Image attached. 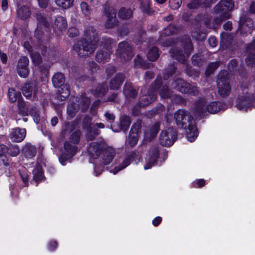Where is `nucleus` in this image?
Instances as JSON below:
<instances>
[{
    "label": "nucleus",
    "instance_id": "nucleus-55",
    "mask_svg": "<svg viewBox=\"0 0 255 255\" xmlns=\"http://www.w3.org/2000/svg\"><path fill=\"white\" fill-rule=\"evenodd\" d=\"M30 114L33 117L34 122L37 124L39 123L41 118L39 114V111L36 107H33L31 109Z\"/></svg>",
    "mask_w": 255,
    "mask_h": 255
},
{
    "label": "nucleus",
    "instance_id": "nucleus-53",
    "mask_svg": "<svg viewBox=\"0 0 255 255\" xmlns=\"http://www.w3.org/2000/svg\"><path fill=\"white\" fill-rule=\"evenodd\" d=\"M80 7L82 13L85 16L89 17L90 16L92 10L87 2H82L80 4Z\"/></svg>",
    "mask_w": 255,
    "mask_h": 255
},
{
    "label": "nucleus",
    "instance_id": "nucleus-39",
    "mask_svg": "<svg viewBox=\"0 0 255 255\" xmlns=\"http://www.w3.org/2000/svg\"><path fill=\"white\" fill-rule=\"evenodd\" d=\"M132 15V11L129 8H121L119 11V16L122 19H129Z\"/></svg>",
    "mask_w": 255,
    "mask_h": 255
},
{
    "label": "nucleus",
    "instance_id": "nucleus-36",
    "mask_svg": "<svg viewBox=\"0 0 255 255\" xmlns=\"http://www.w3.org/2000/svg\"><path fill=\"white\" fill-rule=\"evenodd\" d=\"M233 37L228 32H223L221 34V43L225 47L228 46L232 42Z\"/></svg>",
    "mask_w": 255,
    "mask_h": 255
},
{
    "label": "nucleus",
    "instance_id": "nucleus-38",
    "mask_svg": "<svg viewBox=\"0 0 255 255\" xmlns=\"http://www.w3.org/2000/svg\"><path fill=\"white\" fill-rule=\"evenodd\" d=\"M158 49L156 47L151 48L147 54V57L151 61H155L159 57Z\"/></svg>",
    "mask_w": 255,
    "mask_h": 255
},
{
    "label": "nucleus",
    "instance_id": "nucleus-2",
    "mask_svg": "<svg viewBox=\"0 0 255 255\" xmlns=\"http://www.w3.org/2000/svg\"><path fill=\"white\" fill-rule=\"evenodd\" d=\"M227 108L226 105L220 102H212L209 103L206 97H202L194 102L191 108V113L195 119L197 120L201 118L207 112L214 114Z\"/></svg>",
    "mask_w": 255,
    "mask_h": 255
},
{
    "label": "nucleus",
    "instance_id": "nucleus-6",
    "mask_svg": "<svg viewBox=\"0 0 255 255\" xmlns=\"http://www.w3.org/2000/svg\"><path fill=\"white\" fill-rule=\"evenodd\" d=\"M217 83L219 94L222 97L228 96L231 91V86L228 71L223 70L219 73Z\"/></svg>",
    "mask_w": 255,
    "mask_h": 255
},
{
    "label": "nucleus",
    "instance_id": "nucleus-52",
    "mask_svg": "<svg viewBox=\"0 0 255 255\" xmlns=\"http://www.w3.org/2000/svg\"><path fill=\"white\" fill-rule=\"evenodd\" d=\"M20 152V149L17 145H11L8 147L7 154L11 156H17Z\"/></svg>",
    "mask_w": 255,
    "mask_h": 255
},
{
    "label": "nucleus",
    "instance_id": "nucleus-63",
    "mask_svg": "<svg viewBox=\"0 0 255 255\" xmlns=\"http://www.w3.org/2000/svg\"><path fill=\"white\" fill-rule=\"evenodd\" d=\"M129 31L127 26H124L118 29V34L121 36H125L128 35Z\"/></svg>",
    "mask_w": 255,
    "mask_h": 255
},
{
    "label": "nucleus",
    "instance_id": "nucleus-42",
    "mask_svg": "<svg viewBox=\"0 0 255 255\" xmlns=\"http://www.w3.org/2000/svg\"><path fill=\"white\" fill-rule=\"evenodd\" d=\"M28 65H18L17 70L19 76L26 78L28 76L29 70L27 67Z\"/></svg>",
    "mask_w": 255,
    "mask_h": 255
},
{
    "label": "nucleus",
    "instance_id": "nucleus-5",
    "mask_svg": "<svg viewBox=\"0 0 255 255\" xmlns=\"http://www.w3.org/2000/svg\"><path fill=\"white\" fill-rule=\"evenodd\" d=\"M97 44L91 42L86 38H82L74 45L73 49L81 57H88L93 53L96 48Z\"/></svg>",
    "mask_w": 255,
    "mask_h": 255
},
{
    "label": "nucleus",
    "instance_id": "nucleus-23",
    "mask_svg": "<svg viewBox=\"0 0 255 255\" xmlns=\"http://www.w3.org/2000/svg\"><path fill=\"white\" fill-rule=\"evenodd\" d=\"M189 83L185 82L182 79L177 78L172 82L171 86L176 90L185 93L188 92L187 87Z\"/></svg>",
    "mask_w": 255,
    "mask_h": 255
},
{
    "label": "nucleus",
    "instance_id": "nucleus-18",
    "mask_svg": "<svg viewBox=\"0 0 255 255\" xmlns=\"http://www.w3.org/2000/svg\"><path fill=\"white\" fill-rule=\"evenodd\" d=\"M141 128L140 123H137L132 125L128 138L126 139V142L131 147L135 145L138 141V132Z\"/></svg>",
    "mask_w": 255,
    "mask_h": 255
},
{
    "label": "nucleus",
    "instance_id": "nucleus-44",
    "mask_svg": "<svg viewBox=\"0 0 255 255\" xmlns=\"http://www.w3.org/2000/svg\"><path fill=\"white\" fill-rule=\"evenodd\" d=\"M140 3V8L143 12L147 14L152 13L153 10L150 8V0H143Z\"/></svg>",
    "mask_w": 255,
    "mask_h": 255
},
{
    "label": "nucleus",
    "instance_id": "nucleus-15",
    "mask_svg": "<svg viewBox=\"0 0 255 255\" xmlns=\"http://www.w3.org/2000/svg\"><path fill=\"white\" fill-rule=\"evenodd\" d=\"M104 14L107 17L105 22V27L108 29L115 27L118 24V20L116 17L117 11L112 7H106L104 9Z\"/></svg>",
    "mask_w": 255,
    "mask_h": 255
},
{
    "label": "nucleus",
    "instance_id": "nucleus-14",
    "mask_svg": "<svg viewBox=\"0 0 255 255\" xmlns=\"http://www.w3.org/2000/svg\"><path fill=\"white\" fill-rule=\"evenodd\" d=\"M141 159V155L140 153L136 152H131L127 158H126L121 165L116 166L113 170V174H116L119 171L125 169L129 165L131 161H134L136 163L138 162Z\"/></svg>",
    "mask_w": 255,
    "mask_h": 255
},
{
    "label": "nucleus",
    "instance_id": "nucleus-28",
    "mask_svg": "<svg viewBox=\"0 0 255 255\" xmlns=\"http://www.w3.org/2000/svg\"><path fill=\"white\" fill-rule=\"evenodd\" d=\"M124 79L125 78L123 74H116L110 82V89L112 90L118 89L123 84Z\"/></svg>",
    "mask_w": 255,
    "mask_h": 255
},
{
    "label": "nucleus",
    "instance_id": "nucleus-50",
    "mask_svg": "<svg viewBox=\"0 0 255 255\" xmlns=\"http://www.w3.org/2000/svg\"><path fill=\"white\" fill-rule=\"evenodd\" d=\"M108 88L106 84H103L98 86L96 90L95 94L98 97H101L105 95L108 91Z\"/></svg>",
    "mask_w": 255,
    "mask_h": 255
},
{
    "label": "nucleus",
    "instance_id": "nucleus-10",
    "mask_svg": "<svg viewBox=\"0 0 255 255\" xmlns=\"http://www.w3.org/2000/svg\"><path fill=\"white\" fill-rule=\"evenodd\" d=\"M161 83V77L158 76L154 82V85L150 87L147 94L140 97L139 100L140 107L147 106L155 100L157 97L156 90L159 88Z\"/></svg>",
    "mask_w": 255,
    "mask_h": 255
},
{
    "label": "nucleus",
    "instance_id": "nucleus-60",
    "mask_svg": "<svg viewBox=\"0 0 255 255\" xmlns=\"http://www.w3.org/2000/svg\"><path fill=\"white\" fill-rule=\"evenodd\" d=\"M8 165L6 157L4 155H0V169L4 171Z\"/></svg>",
    "mask_w": 255,
    "mask_h": 255
},
{
    "label": "nucleus",
    "instance_id": "nucleus-32",
    "mask_svg": "<svg viewBox=\"0 0 255 255\" xmlns=\"http://www.w3.org/2000/svg\"><path fill=\"white\" fill-rule=\"evenodd\" d=\"M54 25L60 32H62L66 29V20L62 16H58L55 20Z\"/></svg>",
    "mask_w": 255,
    "mask_h": 255
},
{
    "label": "nucleus",
    "instance_id": "nucleus-29",
    "mask_svg": "<svg viewBox=\"0 0 255 255\" xmlns=\"http://www.w3.org/2000/svg\"><path fill=\"white\" fill-rule=\"evenodd\" d=\"M17 16L21 19H26L28 18L30 14L31 11L28 6L23 5L17 9Z\"/></svg>",
    "mask_w": 255,
    "mask_h": 255
},
{
    "label": "nucleus",
    "instance_id": "nucleus-25",
    "mask_svg": "<svg viewBox=\"0 0 255 255\" xmlns=\"http://www.w3.org/2000/svg\"><path fill=\"white\" fill-rule=\"evenodd\" d=\"M33 179L32 184L35 186L37 185V182L41 181L43 177V173L42 166L39 164H37L35 168L33 170Z\"/></svg>",
    "mask_w": 255,
    "mask_h": 255
},
{
    "label": "nucleus",
    "instance_id": "nucleus-21",
    "mask_svg": "<svg viewBox=\"0 0 255 255\" xmlns=\"http://www.w3.org/2000/svg\"><path fill=\"white\" fill-rule=\"evenodd\" d=\"M248 53L245 58L246 64H255V39L246 46Z\"/></svg>",
    "mask_w": 255,
    "mask_h": 255
},
{
    "label": "nucleus",
    "instance_id": "nucleus-20",
    "mask_svg": "<svg viewBox=\"0 0 255 255\" xmlns=\"http://www.w3.org/2000/svg\"><path fill=\"white\" fill-rule=\"evenodd\" d=\"M25 135V129L18 128L12 129L9 134L11 140L15 142L22 141L24 139Z\"/></svg>",
    "mask_w": 255,
    "mask_h": 255
},
{
    "label": "nucleus",
    "instance_id": "nucleus-64",
    "mask_svg": "<svg viewBox=\"0 0 255 255\" xmlns=\"http://www.w3.org/2000/svg\"><path fill=\"white\" fill-rule=\"evenodd\" d=\"M104 46H106V44L108 45L106 48L110 51L111 49L112 45L114 44V40L111 38H105L104 41Z\"/></svg>",
    "mask_w": 255,
    "mask_h": 255
},
{
    "label": "nucleus",
    "instance_id": "nucleus-1",
    "mask_svg": "<svg viewBox=\"0 0 255 255\" xmlns=\"http://www.w3.org/2000/svg\"><path fill=\"white\" fill-rule=\"evenodd\" d=\"M177 126L186 129V136L190 142L194 141L198 136V133L195 120L192 118L190 112L184 109H179L174 115Z\"/></svg>",
    "mask_w": 255,
    "mask_h": 255
},
{
    "label": "nucleus",
    "instance_id": "nucleus-41",
    "mask_svg": "<svg viewBox=\"0 0 255 255\" xmlns=\"http://www.w3.org/2000/svg\"><path fill=\"white\" fill-rule=\"evenodd\" d=\"M8 94L9 100L11 103H14L17 100H18V102H20L19 98L21 97V94L13 88L9 89Z\"/></svg>",
    "mask_w": 255,
    "mask_h": 255
},
{
    "label": "nucleus",
    "instance_id": "nucleus-16",
    "mask_svg": "<svg viewBox=\"0 0 255 255\" xmlns=\"http://www.w3.org/2000/svg\"><path fill=\"white\" fill-rule=\"evenodd\" d=\"M104 148H106V143L93 142L89 144L88 147V152L91 158L97 159L101 157Z\"/></svg>",
    "mask_w": 255,
    "mask_h": 255
},
{
    "label": "nucleus",
    "instance_id": "nucleus-13",
    "mask_svg": "<svg viewBox=\"0 0 255 255\" xmlns=\"http://www.w3.org/2000/svg\"><path fill=\"white\" fill-rule=\"evenodd\" d=\"M176 138V132L173 128H168L161 131L159 136V142L164 146L172 145Z\"/></svg>",
    "mask_w": 255,
    "mask_h": 255
},
{
    "label": "nucleus",
    "instance_id": "nucleus-12",
    "mask_svg": "<svg viewBox=\"0 0 255 255\" xmlns=\"http://www.w3.org/2000/svg\"><path fill=\"white\" fill-rule=\"evenodd\" d=\"M21 91L26 98L33 100L38 99L39 94V87L34 81L24 83L22 86Z\"/></svg>",
    "mask_w": 255,
    "mask_h": 255
},
{
    "label": "nucleus",
    "instance_id": "nucleus-62",
    "mask_svg": "<svg viewBox=\"0 0 255 255\" xmlns=\"http://www.w3.org/2000/svg\"><path fill=\"white\" fill-rule=\"evenodd\" d=\"M218 65H208L205 71V76L206 77L209 76L214 71L218 68Z\"/></svg>",
    "mask_w": 255,
    "mask_h": 255
},
{
    "label": "nucleus",
    "instance_id": "nucleus-40",
    "mask_svg": "<svg viewBox=\"0 0 255 255\" xmlns=\"http://www.w3.org/2000/svg\"><path fill=\"white\" fill-rule=\"evenodd\" d=\"M69 86L65 84L59 91L58 99L63 101L69 96Z\"/></svg>",
    "mask_w": 255,
    "mask_h": 255
},
{
    "label": "nucleus",
    "instance_id": "nucleus-31",
    "mask_svg": "<svg viewBox=\"0 0 255 255\" xmlns=\"http://www.w3.org/2000/svg\"><path fill=\"white\" fill-rule=\"evenodd\" d=\"M124 93L127 99L134 98L136 96L137 92L130 83H126L124 86Z\"/></svg>",
    "mask_w": 255,
    "mask_h": 255
},
{
    "label": "nucleus",
    "instance_id": "nucleus-61",
    "mask_svg": "<svg viewBox=\"0 0 255 255\" xmlns=\"http://www.w3.org/2000/svg\"><path fill=\"white\" fill-rule=\"evenodd\" d=\"M31 58L32 62L34 64H40L42 61V58L39 53L34 52L31 54Z\"/></svg>",
    "mask_w": 255,
    "mask_h": 255
},
{
    "label": "nucleus",
    "instance_id": "nucleus-27",
    "mask_svg": "<svg viewBox=\"0 0 255 255\" xmlns=\"http://www.w3.org/2000/svg\"><path fill=\"white\" fill-rule=\"evenodd\" d=\"M214 2L213 0H192L188 3L187 7L189 9H196L200 6H208Z\"/></svg>",
    "mask_w": 255,
    "mask_h": 255
},
{
    "label": "nucleus",
    "instance_id": "nucleus-34",
    "mask_svg": "<svg viewBox=\"0 0 255 255\" xmlns=\"http://www.w3.org/2000/svg\"><path fill=\"white\" fill-rule=\"evenodd\" d=\"M197 18L199 21L203 22L206 27L209 28H215V24H212L211 17L208 14H199Z\"/></svg>",
    "mask_w": 255,
    "mask_h": 255
},
{
    "label": "nucleus",
    "instance_id": "nucleus-35",
    "mask_svg": "<svg viewBox=\"0 0 255 255\" xmlns=\"http://www.w3.org/2000/svg\"><path fill=\"white\" fill-rule=\"evenodd\" d=\"M110 59V53L108 52L100 51L96 55V60L98 63H106Z\"/></svg>",
    "mask_w": 255,
    "mask_h": 255
},
{
    "label": "nucleus",
    "instance_id": "nucleus-24",
    "mask_svg": "<svg viewBox=\"0 0 255 255\" xmlns=\"http://www.w3.org/2000/svg\"><path fill=\"white\" fill-rule=\"evenodd\" d=\"M159 129V124L156 123L152 125L151 128L147 129L144 132V139L146 140H151L154 138Z\"/></svg>",
    "mask_w": 255,
    "mask_h": 255
},
{
    "label": "nucleus",
    "instance_id": "nucleus-26",
    "mask_svg": "<svg viewBox=\"0 0 255 255\" xmlns=\"http://www.w3.org/2000/svg\"><path fill=\"white\" fill-rule=\"evenodd\" d=\"M49 69V68L46 66V65H34V73L40 78H43L47 76Z\"/></svg>",
    "mask_w": 255,
    "mask_h": 255
},
{
    "label": "nucleus",
    "instance_id": "nucleus-3",
    "mask_svg": "<svg viewBox=\"0 0 255 255\" xmlns=\"http://www.w3.org/2000/svg\"><path fill=\"white\" fill-rule=\"evenodd\" d=\"M182 49L177 46L172 47L170 49L171 56L178 62L182 64L185 62L194 50L191 39L189 36L184 35L180 40Z\"/></svg>",
    "mask_w": 255,
    "mask_h": 255
},
{
    "label": "nucleus",
    "instance_id": "nucleus-59",
    "mask_svg": "<svg viewBox=\"0 0 255 255\" xmlns=\"http://www.w3.org/2000/svg\"><path fill=\"white\" fill-rule=\"evenodd\" d=\"M67 34L70 37L73 38L78 36L79 34V31L77 28L75 27H72L68 29Z\"/></svg>",
    "mask_w": 255,
    "mask_h": 255
},
{
    "label": "nucleus",
    "instance_id": "nucleus-54",
    "mask_svg": "<svg viewBox=\"0 0 255 255\" xmlns=\"http://www.w3.org/2000/svg\"><path fill=\"white\" fill-rule=\"evenodd\" d=\"M159 95L161 98L166 99L171 96V92L166 85H164L160 90Z\"/></svg>",
    "mask_w": 255,
    "mask_h": 255
},
{
    "label": "nucleus",
    "instance_id": "nucleus-8",
    "mask_svg": "<svg viewBox=\"0 0 255 255\" xmlns=\"http://www.w3.org/2000/svg\"><path fill=\"white\" fill-rule=\"evenodd\" d=\"M115 153V150L106 144V148H104L100 157L102 159L101 165L99 167L97 165L94 167V173L96 176L102 173L105 165L110 164L112 161Z\"/></svg>",
    "mask_w": 255,
    "mask_h": 255
},
{
    "label": "nucleus",
    "instance_id": "nucleus-37",
    "mask_svg": "<svg viewBox=\"0 0 255 255\" xmlns=\"http://www.w3.org/2000/svg\"><path fill=\"white\" fill-rule=\"evenodd\" d=\"M78 102L80 103L79 107L81 109L82 112H85L89 108L90 104V100L87 97L82 96L79 98Z\"/></svg>",
    "mask_w": 255,
    "mask_h": 255
},
{
    "label": "nucleus",
    "instance_id": "nucleus-30",
    "mask_svg": "<svg viewBox=\"0 0 255 255\" xmlns=\"http://www.w3.org/2000/svg\"><path fill=\"white\" fill-rule=\"evenodd\" d=\"M23 152L26 158L31 159L35 156L36 149L31 144L27 143L23 148Z\"/></svg>",
    "mask_w": 255,
    "mask_h": 255
},
{
    "label": "nucleus",
    "instance_id": "nucleus-48",
    "mask_svg": "<svg viewBox=\"0 0 255 255\" xmlns=\"http://www.w3.org/2000/svg\"><path fill=\"white\" fill-rule=\"evenodd\" d=\"M191 35L193 38L196 40L203 41L206 39V35L205 33L201 32L199 29H196L191 32Z\"/></svg>",
    "mask_w": 255,
    "mask_h": 255
},
{
    "label": "nucleus",
    "instance_id": "nucleus-7",
    "mask_svg": "<svg viewBox=\"0 0 255 255\" xmlns=\"http://www.w3.org/2000/svg\"><path fill=\"white\" fill-rule=\"evenodd\" d=\"M116 54L121 62H128L134 55L133 48L127 41H122L118 44Z\"/></svg>",
    "mask_w": 255,
    "mask_h": 255
},
{
    "label": "nucleus",
    "instance_id": "nucleus-58",
    "mask_svg": "<svg viewBox=\"0 0 255 255\" xmlns=\"http://www.w3.org/2000/svg\"><path fill=\"white\" fill-rule=\"evenodd\" d=\"M182 3V0H169V5L172 9H177Z\"/></svg>",
    "mask_w": 255,
    "mask_h": 255
},
{
    "label": "nucleus",
    "instance_id": "nucleus-47",
    "mask_svg": "<svg viewBox=\"0 0 255 255\" xmlns=\"http://www.w3.org/2000/svg\"><path fill=\"white\" fill-rule=\"evenodd\" d=\"M36 18L38 21V26H43L45 28H48L49 26V23L47 21L46 19L44 17L42 14L40 13H37L36 14Z\"/></svg>",
    "mask_w": 255,
    "mask_h": 255
},
{
    "label": "nucleus",
    "instance_id": "nucleus-9",
    "mask_svg": "<svg viewBox=\"0 0 255 255\" xmlns=\"http://www.w3.org/2000/svg\"><path fill=\"white\" fill-rule=\"evenodd\" d=\"M83 127L87 130V139L88 140H92L100 133V130L98 128H104L105 125L101 123L92 124L91 118L85 117L83 120Z\"/></svg>",
    "mask_w": 255,
    "mask_h": 255
},
{
    "label": "nucleus",
    "instance_id": "nucleus-11",
    "mask_svg": "<svg viewBox=\"0 0 255 255\" xmlns=\"http://www.w3.org/2000/svg\"><path fill=\"white\" fill-rule=\"evenodd\" d=\"M234 3L233 0H221L215 6L216 13L222 15L223 19H228L230 16V11L233 9Z\"/></svg>",
    "mask_w": 255,
    "mask_h": 255
},
{
    "label": "nucleus",
    "instance_id": "nucleus-56",
    "mask_svg": "<svg viewBox=\"0 0 255 255\" xmlns=\"http://www.w3.org/2000/svg\"><path fill=\"white\" fill-rule=\"evenodd\" d=\"M188 92L186 93L191 94L193 96H197L199 94V90L197 86L189 84L187 87Z\"/></svg>",
    "mask_w": 255,
    "mask_h": 255
},
{
    "label": "nucleus",
    "instance_id": "nucleus-46",
    "mask_svg": "<svg viewBox=\"0 0 255 255\" xmlns=\"http://www.w3.org/2000/svg\"><path fill=\"white\" fill-rule=\"evenodd\" d=\"M130 125V118L128 116H123L121 119L120 128L122 130L126 132Z\"/></svg>",
    "mask_w": 255,
    "mask_h": 255
},
{
    "label": "nucleus",
    "instance_id": "nucleus-33",
    "mask_svg": "<svg viewBox=\"0 0 255 255\" xmlns=\"http://www.w3.org/2000/svg\"><path fill=\"white\" fill-rule=\"evenodd\" d=\"M65 82L64 75L60 72L55 73L52 77V83L55 87H60Z\"/></svg>",
    "mask_w": 255,
    "mask_h": 255
},
{
    "label": "nucleus",
    "instance_id": "nucleus-19",
    "mask_svg": "<svg viewBox=\"0 0 255 255\" xmlns=\"http://www.w3.org/2000/svg\"><path fill=\"white\" fill-rule=\"evenodd\" d=\"M253 29V20L249 18L245 19L244 17H241L238 28V30L240 31L241 34L244 35L251 33Z\"/></svg>",
    "mask_w": 255,
    "mask_h": 255
},
{
    "label": "nucleus",
    "instance_id": "nucleus-22",
    "mask_svg": "<svg viewBox=\"0 0 255 255\" xmlns=\"http://www.w3.org/2000/svg\"><path fill=\"white\" fill-rule=\"evenodd\" d=\"M84 36L85 37L84 38L89 39L88 40L93 42L96 44H97L99 40L98 33L96 29L92 26H89L86 28Z\"/></svg>",
    "mask_w": 255,
    "mask_h": 255
},
{
    "label": "nucleus",
    "instance_id": "nucleus-45",
    "mask_svg": "<svg viewBox=\"0 0 255 255\" xmlns=\"http://www.w3.org/2000/svg\"><path fill=\"white\" fill-rule=\"evenodd\" d=\"M57 5L64 9H67L73 5L74 0H55Z\"/></svg>",
    "mask_w": 255,
    "mask_h": 255
},
{
    "label": "nucleus",
    "instance_id": "nucleus-57",
    "mask_svg": "<svg viewBox=\"0 0 255 255\" xmlns=\"http://www.w3.org/2000/svg\"><path fill=\"white\" fill-rule=\"evenodd\" d=\"M19 113L23 116L28 115V111L23 102H18Z\"/></svg>",
    "mask_w": 255,
    "mask_h": 255
},
{
    "label": "nucleus",
    "instance_id": "nucleus-4",
    "mask_svg": "<svg viewBox=\"0 0 255 255\" xmlns=\"http://www.w3.org/2000/svg\"><path fill=\"white\" fill-rule=\"evenodd\" d=\"M80 132L77 130L73 132L70 137L69 141H66L64 144V149L62 151L59 160L61 164L65 165V162L69 160L75 155L77 148L76 144L78 143L80 139Z\"/></svg>",
    "mask_w": 255,
    "mask_h": 255
},
{
    "label": "nucleus",
    "instance_id": "nucleus-51",
    "mask_svg": "<svg viewBox=\"0 0 255 255\" xmlns=\"http://www.w3.org/2000/svg\"><path fill=\"white\" fill-rule=\"evenodd\" d=\"M78 109L76 104L69 103L67 107V114L70 118H73L78 111Z\"/></svg>",
    "mask_w": 255,
    "mask_h": 255
},
{
    "label": "nucleus",
    "instance_id": "nucleus-49",
    "mask_svg": "<svg viewBox=\"0 0 255 255\" xmlns=\"http://www.w3.org/2000/svg\"><path fill=\"white\" fill-rule=\"evenodd\" d=\"M178 31V28L174 25H169L167 27L165 28L162 33V37L163 35L165 36H168L172 35Z\"/></svg>",
    "mask_w": 255,
    "mask_h": 255
},
{
    "label": "nucleus",
    "instance_id": "nucleus-43",
    "mask_svg": "<svg viewBox=\"0 0 255 255\" xmlns=\"http://www.w3.org/2000/svg\"><path fill=\"white\" fill-rule=\"evenodd\" d=\"M20 178L23 182V186H27L28 185V179L27 170L26 168L22 167L18 170Z\"/></svg>",
    "mask_w": 255,
    "mask_h": 255
},
{
    "label": "nucleus",
    "instance_id": "nucleus-17",
    "mask_svg": "<svg viewBox=\"0 0 255 255\" xmlns=\"http://www.w3.org/2000/svg\"><path fill=\"white\" fill-rule=\"evenodd\" d=\"M159 152L158 147L154 146L150 149L146 158V163L144 166V169H150L157 164V162L160 159V157L159 156Z\"/></svg>",
    "mask_w": 255,
    "mask_h": 255
}]
</instances>
